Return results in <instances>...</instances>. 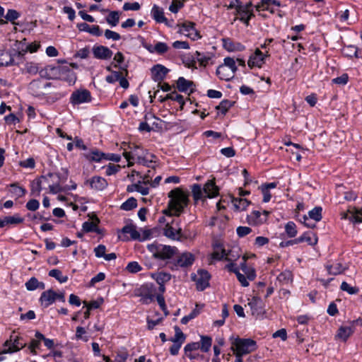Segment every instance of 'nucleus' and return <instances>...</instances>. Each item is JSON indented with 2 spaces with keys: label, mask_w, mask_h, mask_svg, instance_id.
<instances>
[{
  "label": "nucleus",
  "mask_w": 362,
  "mask_h": 362,
  "mask_svg": "<svg viewBox=\"0 0 362 362\" xmlns=\"http://www.w3.org/2000/svg\"><path fill=\"white\" fill-rule=\"evenodd\" d=\"M322 208L321 206H315L308 212L310 218L318 222L322 218Z\"/></svg>",
  "instance_id": "obj_47"
},
{
  "label": "nucleus",
  "mask_w": 362,
  "mask_h": 362,
  "mask_svg": "<svg viewBox=\"0 0 362 362\" xmlns=\"http://www.w3.org/2000/svg\"><path fill=\"white\" fill-rule=\"evenodd\" d=\"M195 260L194 255L189 252H185L179 255L176 260V265L180 267H191Z\"/></svg>",
  "instance_id": "obj_20"
},
{
  "label": "nucleus",
  "mask_w": 362,
  "mask_h": 362,
  "mask_svg": "<svg viewBox=\"0 0 362 362\" xmlns=\"http://www.w3.org/2000/svg\"><path fill=\"white\" fill-rule=\"evenodd\" d=\"M232 204L235 211H244L250 204V202L243 197H233Z\"/></svg>",
  "instance_id": "obj_35"
},
{
  "label": "nucleus",
  "mask_w": 362,
  "mask_h": 362,
  "mask_svg": "<svg viewBox=\"0 0 362 362\" xmlns=\"http://www.w3.org/2000/svg\"><path fill=\"white\" fill-rule=\"evenodd\" d=\"M169 69L162 64H158L151 69V78L155 82L160 83L166 77Z\"/></svg>",
  "instance_id": "obj_17"
},
{
  "label": "nucleus",
  "mask_w": 362,
  "mask_h": 362,
  "mask_svg": "<svg viewBox=\"0 0 362 362\" xmlns=\"http://www.w3.org/2000/svg\"><path fill=\"white\" fill-rule=\"evenodd\" d=\"M353 333L354 329L351 327L341 326L338 329L337 337L346 341Z\"/></svg>",
  "instance_id": "obj_37"
},
{
  "label": "nucleus",
  "mask_w": 362,
  "mask_h": 362,
  "mask_svg": "<svg viewBox=\"0 0 362 362\" xmlns=\"http://www.w3.org/2000/svg\"><path fill=\"white\" fill-rule=\"evenodd\" d=\"M93 57L97 59L107 60L113 54L112 51L107 47L103 45H95L92 48Z\"/></svg>",
  "instance_id": "obj_15"
},
{
  "label": "nucleus",
  "mask_w": 362,
  "mask_h": 362,
  "mask_svg": "<svg viewBox=\"0 0 362 362\" xmlns=\"http://www.w3.org/2000/svg\"><path fill=\"white\" fill-rule=\"evenodd\" d=\"M222 65H225L226 69H230V71H233L235 74L238 70V67L235 64V61L232 57H226L223 59V64Z\"/></svg>",
  "instance_id": "obj_56"
},
{
  "label": "nucleus",
  "mask_w": 362,
  "mask_h": 362,
  "mask_svg": "<svg viewBox=\"0 0 362 362\" xmlns=\"http://www.w3.org/2000/svg\"><path fill=\"white\" fill-rule=\"evenodd\" d=\"M269 214V211L266 210H264L262 212L255 210L247 216V221L250 225L259 226L267 221Z\"/></svg>",
  "instance_id": "obj_13"
},
{
  "label": "nucleus",
  "mask_w": 362,
  "mask_h": 362,
  "mask_svg": "<svg viewBox=\"0 0 362 362\" xmlns=\"http://www.w3.org/2000/svg\"><path fill=\"white\" fill-rule=\"evenodd\" d=\"M219 189L212 180H209L204 186L203 190L199 184L193 185L192 193L194 201L197 202L202 198L203 192L208 198H214L218 194Z\"/></svg>",
  "instance_id": "obj_3"
},
{
  "label": "nucleus",
  "mask_w": 362,
  "mask_h": 362,
  "mask_svg": "<svg viewBox=\"0 0 362 362\" xmlns=\"http://www.w3.org/2000/svg\"><path fill=\"white\" fill-rule=\"evenodd\" d=\"M298 243L306 242L309 245H315L317 243V237L312 231H306L298 238Z\"/></svg>",
  "instance_id": "obj_33"
},
{
  "label": "nucleus",
  "mask_w": 362,
  "mask_h": 362,
  "mask_svg": "<svg viewBox=\"0 0 362 362\" xmlns=\"http://www.w3.org/2000/svg\"><path fill=\"white\" fill-rule=\"evenodd\" d=\"M156 281L158 284H165L171 279V275L166 272H159L156 274Z\"/></svg>",
  "instance_id": "obj_57"
},
{
  "label": "nucleus",
  "mask_w": 362,
  "mask_h": 362,
  "mask_svg": "<svg viewBox=\"0 0 362 362\" xmlns=\"http://www.w3.org/2000/svg\"><path fill=\"white\" fill-rule=\"evenodd\" d=\"M285 232L289 238H294L298 233L296 223L288 221L285 226Z\"/></svg>",
  "instance_id": "obj_50"
},
{
  "label": "nucleus",
  "mask_w": 362,
  "mask_h": 362,
  "mask_svg": "<svg viewBox=\"0 0 362 362\" xmlns=\"http://www.w3.org/2000/svg\"><path fill=\"white\" fill-rule=\"evenodd\" d=\"M11 193H12L17 199L23 197L26 194V189L23 187L18 186L16 183L10 185Z\"/></svg>",
  "instance_id": "obj_43"
},
{
  "label": "nucleus",
  "mask_w": 362,
  "mask_h": 362,
  "mask_svg": "<svg viewBox=\"0 0 362 362\" xmlns=\"http://www.w3.org/2000/svg\"><path fill=\"white\" fill-rule=\"evenodd\" d=\"M235 15H238V18H235V21L238 19L243 22L246 26H249L250 21L255 16L253 10H246L243 7V4L236 5Z\"/></svg>",
  "instance_id": "obj_16"
},
{
  "label": "nucleus",
  "mask_w": 362,
  "mask_h": 362,
  "mask_svg": "<svg viewBox=\"0 0 362 362\" xmlns=\"http://www.w3.org/2000/svg\"><path fill=\"white\" fill-rule=\"evenodd\" d=\"M52 86L50 82H44L41 79H34L28 85L29 92L35 97H41L45 93L43 90Z\"/></svg>",
  "instance_id": "obj_11"
},
{
  "label": "nucleus",
  "mask_w": 362,
  "mask_h": 362,
  "mask_svg": "<svg viewBox=\"0 0 362 362\" xmlns=\"http://www.w3.org/2000/svg\"><path fill=\"white\" fill-rule=\"evenodd\" d=\"M148 249L156 258L163 260L172 258L177 252L176 247L162 244H152L148 246Z\"/></svg>",
  "instance_id": "obj_5"
},
{
  "label": "nucleus",
  "mask_w": 362,
  "mask_h": 362,
  "mask_svg": "<svg viewBox=\"0 0 362 362\" xmlns=\"http://www.w3.org/2000/svg\"><path fill=\"white\" fill-rule=\"evenodd\" d=\"M126 269L132 274H136L142 269V267L137 262H130L126 267Z\"/></svg>",
  "instance_id": "obj_59"
},
{
  "label": "nucleus",
  "mask_w": 362,
  "mask_h": 362,
  "mask_svg": "<svg viewBox=\"0 0 362 362\" xmlns=\"http://www.w3.org/2000/svg\"><path fill=\"white\" fill-rule=\"evenodd\" d=\"M69 100L74 106L90 103L92 100L91 93L87 89H78L71 93Z\"/></svg>",
  "instance_id": "obj_8"
},
{
  "label": "nucleus",
  "mask_w": 362,
  "mask_h": 362,
  "mask_svg": "<svg viewBox=\"0 0 362 362\" xmlns=\"http://www.w3.org/2000/svg\"><path fill=\"white\" fill-rule=\"evenodd\" d=\"M272 5L279 7L281 4L279 0H262L259 4L256 5L255 8L257 11H269L273 13L274 11L270 9Z\"/></svg>",
  "instance_id": "obj_34"
},
{
  "label": "nucleus",
  "mask_w": 362,
  "mask_h": 362,
  "mask_svg": "<svg viewBox=\"0 0 362 362\" xmlns=\"http://www.w3.org/2000/svg\"><path fill=\"white\" fill-rule=\"evenodd\" d=\"M240 256L239 248L233 247L230 250H226V260L228 262H235Z\"/></svg>",
  "instance_id": "obj_41"
},
{
  "label": "nucleus",
  "mask_w": 362,
  "mask_h": 362,
  "mask_svg": "<svg viewBox=\"0 0 362 362\" xmlns=\"http://www.w3.org/2000/svg\"><path fill=\"white\" fill-rule=\"evenodd\" d=\"M168 197L170 198L168 202L170 211H164V213L169 216H180L188 204L187 195L180 188H176L169 192Z\"/></svg>",
  "instance_id": "obj_1"
},
{
  "label": "nucleus",
  "mask_w": 362,
  "mask_h": 362,
  "mask_svg": "<svg viewBox=\"0 0 362 362\" xmlns=\"http://www.w3.org/2000/svg\"><path fill=\"white\" fill-rule=\"evenodd\" d=\"M165 99H169L170 100L177 102L180 105L181 109H182L185 105L184 97L182 95L177 93L175 91L167 94Z\"/></svg>",
  "instance_id": "obj_46"
},
{
  "label": "nucleus",
  "mask_w": 362,
  "mask_h": 362,
  "mask_svg": "<svg viewBox=\"0 0 362 362\" xmlns=\"http://www.w3.org/2000/svg\"><path fill=\"white\" fill-rule=\"evenodd\" d=\"M226 249H221V250H214V251L211 254V257L216 260H221V259L226 260Z\"/></svg>",
  "instance_id": "obj_62"
},
{
  "label": "nucleus",
  "mask_w": 362,
  "mask_h": 362,
  "mask_svg": "<svg viewBox=\"0 0 362 362\" xmlns=\"http://www.w3.org/2000/svg\"><path fill=\"white\" fill-rule=\"evenodd\" d=\"M196 24L191 21H185L178 23L177 26L179 28L177 33L190 38L193 41H197L202 38L200 33L195 28Z\"/></svg>",
  "instance_id": "obj_6"
},
{
  "label": "nucleus",
  "mask_w": 362,
  "mask_h": 362,
  "mask_svg": "<svg viewBox=\"0 0 362 362\" xmlns=\"http://www.w3.org/2000/svg\"><path fill=\"white\" fill-rule=\"evenodd\" d=\"M183 6V2L180 0H173V3L169 6V10L173 13H177Z\"/></svg>",
  "instance_id": "obj_63"
},
{
  "label": "nucleus",
  "mask_w": 362,
  "mask_h": 362,
  "mask_svg": "<svg viewBox=\"0 0 362 362\" xmlns=\"http://www.w3.org/2000/svg\"><path fill=\"white\" fill-rule=\"evenodd\" d=\"M265 63L264 54L259 49L257 48L255 52L250 57L247 65L250 68L259 67L261 68Z\"/></svg>",
  "instance_id": "obj_18"
},
{
  "label": "nucleus",
  "mask_w": 362,
  "mask_h": 362,
  "mask_svg": "<svg viewBox=\"0 0 362 362\" xmlns=\"http://www.w3.org/2000/svg\"><path fill=\"white\" fill-rule=\"evenodd\" d=\"M192 279L196 282L197 291H203L209 286L211 274L205 269H199L197 271V275L194 274Z\"/></svg>",
  "instance_id": "obj_9"
},
{
  "label": "nucleus",
  "mask_w": 362,
  "mask_h": 362,
  "mask_svg": "<svg viewBox=\"0 0 362 362\" xmlns=\"http://www.w3.org/2000/svg\"><path fill=\"white\" fill-rule=\"evenodd\" d=\"M196 60L199 63L200 66H206L211 59L213 54L211 53H204L199 51L194 52Z\"/></svg>",
  "instance_id": "obj_36"
},
{
  "label": "nucleus",
  "mask_w": 362,
  "mask_h": 362,
  "mask_svg": "<svg viewBox=\"0 0 362 362\" xmlns=\"http://www.w3.org/2000/svg\"><path fill=\"white\" fill-rule=\"evenodd\" d=\"M257 343L255 340L247 338L235 337L231 339L230 349L233 354L247 355L257 349Z\"/></svg>",
  "instance_id": "obj_2"
},
{
  "label": "nucleus",
  "mask_w": 362,
  "mask_h": 362,
  "mask_svg": "<svg viewBox=\"0 0 362 362\" xmlns=\"http://www.w3.org/2000/svg\"><path fill=\"white\" fill-rule=\"evenodd\" d=\"M216 74L221 80L226 81H230L235 76V73L226 69V66L222 64L217 67Z\"/></svg>",
  "instance_id": "obj_27"
},
{
  "label": "nucleus",
  "mask_w": 362,
  "mask_h": 362,
  "mask_svg": "<svg viewBox=\"0 0 362 362\" xmlns=\"http://www.w3.org/2000/svg\"><path fill=\"white\" fill-rule=\"evenodd\" d=\"M199 344V349L202 350V351L204 353L208 352L211 346L212 339L209 336H201Z\"/></svg>",
  "instance_id": "obj_42"
},
{
  "label": "nucleus",
  "mask_w": 362,
  "mask_h": 362,
  "mask_svg": "<svg viewBox=\"0 0 362 362\" xmlns=\"http://www.w3.org/2000/svg\"><path fill=\"white\" fill-rule=\"evenodd\" d=\"M169 49V47L165 42H157L155 45V53L158 54H163Z\"/></svg>",
  "instance_id": "obj_58"
},
{
  "label": "nucleus",
  "mask_w": 362,
  "mask_h": 362,
  "mask_svg": "<svg viewBox=\"0 0 362 362\" xmlns=\"http://www.w3.org/2000/svg\"><path fill=\"white\" fill-rule=\"evenodd\" d=\"M113 60L116 62V64L114 65L115 68H118L122 70H125L127 69L126 65H122L124 61V57L122 52H117L114 56Z\"/></svg>",
  "instance_id": "obj_52"
},
{
  "label": "nucleus",
  "mask_w": 362,
  "mask_h": 362,
  "mask_svg": "<svg viewBox=\"0 0 362 362\" xmlns=\"http://www.w3.org/2000/svg\"><path fill=\"white\" fill-rule=\"evenodd\" d=\"M26 53L27 50L23 49L21 51L13 49L12 51L6 52L1 55L0 64L4 66H11L25 64L26 62L25 57Z\"/></svg>",
  "instance_id": "obj_4"
},
{
  "label": "nucleus",
  "mask_w": 362,
  "mask_h": 362,
  "mask_svg": "<svg viewBox=\"0 0 362 362\" xmlns=\"http://www.w3.org/2000/svg\"><path fill=\"white\" fill-rule=\"evenodd\" d=\"M325 268L328 274L334 276L342 274L346 269V267L340 262L327 263L325 264Z\"/></svg>",
  "instance_id": "obj_32"
},
{
  "label": "nucleus",
  "mask_w": 362,
  "mask_h": 362,
  "mask_svg": "<svg viewBox=\"0 0 362 362\" xmlns=\"http://www.w3.org/2000/svg\"><path fill=\"white\" fill-rule=\"evenodd\" d=\"M182 62L187 68L197 69V60L194 54L193 55L187 54V56L184 57L182 59Z\"/></svg>",
  "instance_id": "obj_51"
},
{
  "label": "nucleus",
  "mask_w": 362,
  "mask_h": 362,
  "mask_svg": "<svg viewBox=\"0 0 362 362\" xmlns=\"http://www.w3.org/2000/svg\"><path fill=\"white\" fill-rule=\"evenodd\" d=\"M20 339L21 338L13 332V334L11 335L10 339L6 341L4 343V346H8V349L2 353H13L24 348L25 346V343L21 342Z\"/></svg>",
  "instance_id": "obj_14"
},
{
  "label": "nucleus",
  "mask_w": 362,
  "mask_h": 362,
  "mask_svg": "<svg viewBox=\"0 0 362 362\" xmlns=\"http://www.w3.org/2000/svg\"><path fill=\"white\" fill-rule=\"evenodd\" d=\"M121 12L119 11H111L109 14L106 16V22L112 27L116 26L119 21V16Z\"/></svg>",
  "instance_id": "obj_39"
},
{
  "label": "nucleus",
  "mask_w": 362,
  "mask_h": 362,
  "mask_svg": "<svg viewBox=\"0 0 362 362\" xmlns=\"http://www.w3.org/2000/svg\"><path fill=\"white\" fill-rule=\"evenodd\" d=\"M234 105V102L229 100H223L218 105L216 106V110L221 114L226 115L228 110Z\"/></svg>",
  "instance_id": "obj_44"
},
{
  "label": "nucleus",
  "mask_w": 362,
  "mask_h": 362,
  "mask_svg": "<svg viewBox=\"0 0 362 362\" xmlns=\"http://www.w3.org/2000/svg\"><path fill=\"white\" fill-rule=\"evenodd\" d=\"M340 289L343 291L347 292L349 294L354 295L359 292V288L356 286H351L346 281H343L340 286Z\"/></svg>",
  "instance_id": "obj_53"
},
{
  "label": "nucleus",
  "mask_w": 362,
  "mask_h": 362,
  "mask_svg": "<svg viewBox=\"0 0 362 362\" xmlns=\"http://www.w3.org/2000/svg\"><path fill=\"white\" fill-rule=\"evenodd\" d=\"M54 67L47 66L45 69H41L39 64L33 62H26L22 71L23 73L29 74L30 75H36L37 73H40L41 76L49 78L46 75V72L47 70H54Z\"/></svg>",
  "instance_id": "obj_12"
},
{
  "label": "nucleus",
  "mask_w": 362,
  "mask_h": 362,
  "mask_svg": "<svg viewBox=\"0 0 362 362\" xmlns=\"http://www.w3.org/2000/svg\"><path fill=\"white\" fill-rule=\"evenodd\" d=\"M248 305L252 310V315H259L263 310V302L261 298L258 296H254L248 303Z\"/></svg>",
  "instance_id": "obj_31"
},
{
  "label": "nucleus",
  "mask_w": 362,
  "mask_h": 362,
  "mask_svg": "<svg viewBox=\"0 0 362 362\" xmlns=\"http://www.w3.org/2000/svg\"><path fill=\"white\" fill-rule=\"evenodd\" d=\"M35 338L42 339V341H44L45 346L49 349H51L54 346V342L53 339H47L46 338L42 333L40 332H36L35 334Z\"/></svg>",
  "instance_id": "obj_55"
},
{
  "label": "nucleus",
  "mask_w": 362,
  "mask_h": 362,
  "mask_svg": "<svg viewBox=\"0 0 362 362\" xmlns=\"http://www.w3.org/2000/svg\"><path fill=\"white\" fill-rule=\"evenodd\" d=\"M55 291L52 289L47 290L41 293L39 301L42 306L47 308L55 302Z\"/></svg>",
  "instance_id": "obj_24"
},
{
  "label": "nucleus",
  "mask_w": 362,
  "mask_h": 362,
  "mask_svg": "<svg viewBox=\"0 0 362 362\" xmlns=\"http://www.w3.org/2000/svg\"><path fill=\"white\" fill-rule=\"evenodd\" d=\"M24 221V218L21 217L19 214H15L13 216H7L3 218H0V226L4 228L9 225H18L22 223Z\"/></svg>",
  "instance_id": "obj_25"
},
{
  "label": "nucleus",
  "mask_w": 362,
  "mask_h": 362,
  "mask_svg": "<svg viewBox=\"0 0 362 362\" xmlns=\"http://www.w3.org/2000/svg\"><path fill=\"white\" fill-rule=\"evenodd\" d=\"M137 206V201L134 197H130L127 199L124 202H123L120 206V209L124 211H130Z\"/></svg>",
  "instance_id": "obj_49"
},
{
  "label": "nucleus",
  "mask_w": 362,
  "mask_h": 362,
  "mask_svg": "<svg viewBox=\"0 0 362 362\" xmlns=\"http://www.w3.org/2000/svg\"><path fill=\"white\" fill-rule=\"evenodd\" d=\"M86 182L89 184L91 189L97 191H102L108 185L107 180L100 176H93Z\"/></svg>",
  "instance_id": "obj_21"
},
{
  "label": "nucleus",
  "mask_w": 362,
  "mask_h": 362,
  "mask_svg": "<svg viewBox=\"0 0 362 362\" xmlns=\"http://www.w3.org/2000/svg\"><path fill=\"white\" fill-rule=\"evenodd\" d=\"M223 47L229 52H241L245 49V47L240 42H234L230 39H223Z\"/></svg>",
  "instance_id": "obj_29"
},
{
  "label": "nucleus",
  "mask_w": 362,
  "mask_h": 362,
  "mask_svg": "<svg viewBox=\"0 0 362 362\" xmlns=\"http://www.w3.org/2000/svg\"><path fill=\"white\" fill-rule=\"evenodd\" d=\"M194 87V84L193 81L187 80L182 76L179 77L177 81V88L180 92L186 93L189 90L190 93H192Z\"/></svg>",
  "instance_id": "obj_26"
},
{
  "label": "nucleus",
  "mask_w": 362,
  "mask_h": 362,
  "mask_svg": "<svg viewBox=\"0 0 362 362\" xmlns=\"http://www.w3.org/2000/svg\"><path fill=\"white\" fill-rule=\"evenodd\" d=\"M119 238L122 241H128L130 239L141 241L140 233L134 225L129 224L124 226L120 230Z\"/></svg>",
  "instance_id": "obj_10"
},
{
  "label": "nucleus",
  "mask_w": 362,
  "mask_h": 362,
  "mask_svg": "<svg viewBox=\"0 0 362 362\" xmlns=\"http://www.w3.org/2000/svg\"><path fill=\"white\" fill-rule=\"evenodd\" d=\"M151 14L153 20L158 23H164L168 27H171V24L164 16L163 9L157 5H153L151 8Z\"/></svg>",
  "instance_id": "obj_19"
},
{
  "label": "nucleus",
  "mask_w": 362,
  "mask_h": 362,
  "mask_svg": "<svg viewBox=\"0 0 362 362\" xmlns=\"http://www.w3.org/2000/svg\"><path fill=\"white\" fill-rule=\"evenodd\" d=\"M119 169H120L119 165H115V164L109 163L106 166L105 174L107 176L115 175L119 170Z\"/></svg>",
  "instance_id": "obj_61"
},
{
  "label": "nucleus",
  "mask_w": 362,
  "mask_h": 362,
  "mask_svg": "<svg viewBox=\"0 0 362 362\" xmlns=\"http://www.w3.org/2000/svg\"><path fill=\"white\" fill-rule=\"evenodd\" d=\"M85 158L89 161L100 162L104 159L105 153L98 149L84 154Z\"/></svg>",
  "instance_id": "obj_38"
},
{
  "label": "nucleus",
  "mask_w": 362,
  "mask_h": 362,
  "mask_svg": "<svg viewBox=\"0 0 362 362\" xmlns=\"http://www.w3.org/2000/svg\"><path fill=\"white\" fill-rule=\"evenodd\" d=\"M49 276L56 279L59 283H65L68 281V276H64L58 269H54L49 272Z\"/></svg>",
  "instance_id": "obj_45"
},
{
  "label": "nucleus",
  "mask_w": 362,
  "mask_h": 362,
  "mask_svg": "<svg viewBox=\"0 0 362 362\" xmlns=\"http://www.w3.org/2000/svg\"><path fill=\"white\" fill-rule=\"evenodd\" d=\"M342 218L348 219L353 223H362V210L355 209L354 211L349 210L347 213L342 215Z\"/></svg>",
  "instance_id": "obj_30"
},
{
  "label": "nucleus",
  "mask_w": 362,
  "mask_h": 362,
  "mask_svg": "<svg viewBox=\"0 0 362 362\" xmlns=\"http://www.w3.org/2000/svg\"><path fill=\"white\" fill-rule=\"evenodd\" d=\"M52 173H48L47 176H41L37 180H33L30 184V193L33 196H40L42 189V184L47 181V177H52Z\"/></svg>",
  "instance_id": "obj_22"
},
{
  "label": "nucleus",
  "mask_w": 362,
  "mask_h": 362,
  "mask_svg": "<svg viewBox=\"0 0 362 362\" xmlns=\"http://www.w3.org/2000/svg\"><path fill=\"white\" fill-rule=\"evenodd\" d=\"M20 17V13L14 9H8L5 18L7 21L14 23V21Z\"/></svg>",
  "instance_id": "obj_60"
},
{
  "label": "nucleus",
  "mask_w": 362,
  "mask_h": 362,
  "mask_svg": "<svg viewBox=\"0 0 362 362\" xmlns=\"http://www.w3.org/2000/svg\"><path fill=\"white\" fill-rule=\"evenodd\" d=\"M202 308H199L197 304L194 310H192L187 315L184 316L181 319V323L183 325L187 324L191 320L195 318L199 313Z\"/></svg>",
  "instance_id": "obj_48"
},
{
  "label": "nucleus",
  "mask_w": 362,
  "mask_h": 362,
  "mask_svg": "<svg viewBox=\"0 0 362 362\" xmlns=\"http://www.w3.org/2000/svg\"><path fill=\"white\" fill-rule=\"evenodd\" d=\"M83 230L86 232H95L99 233V230L97 223L93 221H86L82 226Z\"/></svg>",
  "instance_id": "obj_54"
},
{
  "label": "nucleus",
  "mask_w": 362,
  "mask_h": 362,
  "mask_svg": "<svg viewBox=\"0 0 362 362\" xmlns=\"http://www.w3.org/2000/svg\"><path fill=\"white\" fill-rule=\"evenodd\" d=\"M175 336L170 338L169 340L173 343H180L182 345L185 342L186 337L180 328L177 326H175Z\"/></svg>",
  "instance_id": "obj_40"
},
{
  "label": "nucleus",
  "mask_w": 362,
  "mask_h": 362,
  "mask_svg": "<svg viewBox=\"0 0 362 362\" xmlns=\"http://www.w3.org/2000/svg\"><path fill=\"white\" fill-rule=\"evenodd\" d=\"M25 207L29 211H35L40 207V202L35 199H30L26 203Z\"/></svg>",
  "instance_id": "obj_64"
},
{
  "label": "nucleus",
  "mask_w": 362,
  "mask_h": 362,
  "mask_svg": "<svg viewBox=\"0 0 362 362\" xmlns=\"http://www.w3.org/2000/svg\"><path fill=\"white\" fill-rule=\"evenodd\" d=\"M358 52L359 49L358 47L353 45H344L341 49V54L343 56L349 59H352L354 57L361 58V57L359 55Z\"/></svg>",
  "instance_id": "obj_28"
},
{
  "label": "nucleus",
  "mask_w": 362,
  "mask_h": 362,
  "mask_svg": "<svg viewBox=\"0 0 362 362\" xmlns=\"http://www.w3.org/2000/svg\"><path fill=\"white\" fill-rule=\"evenodd\" d=\"M157 295L156 288L152 284H145L137 290V296L141 297L143 304H149Z\"/></svg>",
  "instance_id": "obj_7"
},
{
  "label": "nucleus",
  "mask_w": 362,
  "mask_h": 362,
  "mask_svg": "<svg viewBox=\"0 0 362 362\" xmlns=\"http://www.w3.org/2000/svg\"><path fill=\"white\" fill-rule=\"evenodd\" d=\"M163 235L170 240H180L182 229L180 228L177 229L174 228L171 225L167 223L163 228Z\"/></svg>",
  "instance_id": "obj_23"
}]
</instances>
